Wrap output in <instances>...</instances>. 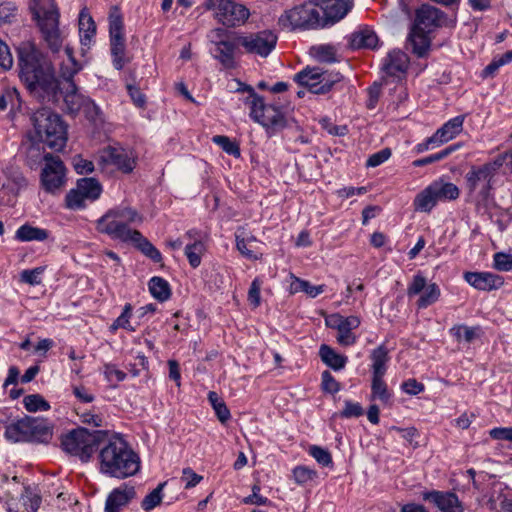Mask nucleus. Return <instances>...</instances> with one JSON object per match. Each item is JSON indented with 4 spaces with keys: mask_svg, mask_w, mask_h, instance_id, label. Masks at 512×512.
Returning a JSON list of instances; mask_svg holds the SVG:
<instances>
[{
    "mask_svg": "<svg viewBox=\"0 0 512 512\" xmlns=\"http://www.w3.org/2000/svg\"><path fill=\"white\" fill-rule=\"evenodd\" d=\"M478 327H468L466 325H455L450 329V333L454 336L458 341L462 339L470 343L478 336Z\"/></svg>",
    "mask_w": 512,
    "mask_h": 512,
    "instance_id": "48",
    "label": "nucleus"
},
{
    "mask_svg": "<svg viewBox=\"0 0 512 512\" xmlns=\"http://www.w3.org/2000/svg\"><path fill=\"white\" fill-rule=\"evenodd\" d=\"M316 57L323 62L332 63L336 61L335 49L330 45H321L315 48Z\"/></svg>",
    "mask_w": 512,
    "mask_h": 512,
    "instance_id": "60",
    "label": "nucleus"
},
{
    "mask_svg": "<svg viewBox=\"0 0 512 512\" xmlns=\"http://www.w3.org/2000/svg\"><path fill=\"white\" fill-rule=\"evenodd\" d=\"M239 91L249 93L245 103L250 108V117L264 127L282 129L286 126V119L281 108L275 104H266L263 97L255 93L249 85H243Z\"/></svg>",
    "mask_w": 512,
    "mask_h": 512,
    "instance_id": "7",
    "label": "nucleus"
},
{
    "mask_svg": "<svg viewBox=\"0 0 512 512\" xmlns=\"http://www.w3.org/2000/svg\"><path fill=\"white\" fill-rule=\"evenodd\" d=\"M143 217L137 210L128 206H118L108 210L96 222L99 233L106 234L110 238L128 242L136 230L129 227L132 223H142Z\"/></svg>",
    "mask_w": 512,
    "mask_h": 512,
    "instance_id": "5",
    "label": "nucleus"
},
{
    "mask_svg": "<svg viewBox=\"0 0 512 512\" xmlns=\"http://www.w3.org/2000/svg\"><path fill=\"white\" fill-rule=\"evenodd\" d=\"M16 239L22 242L44 241L48 238V231L28 224L20 226L16 231Z\"/></svg>",
    "mask_w": 512,
    "mask_h": 512,
    "instance_id": "36",
    "label": "nucleus"
},
{
    "mask_svg": "<svg viewBox=\"0 0 512 512\" xmlns=\"http://www.w3.org/2000/svg\"><path fill=\"white\" fill-rule=\"evenodd\" d=\"M371 390L373 398H378L383 403L389 402L391 394L388 391L383 377L372 376Z\"/></svg>",
    "mask_w": 512,
    "mask_h": 512,
    "instance_id": "46",
    "label": "nucleus"
},
{
    "mask_svg": "<svg viewBox=\"0 0 512 512\" xmlns=\"http://www.w3.org/2000/svg\"><path fill=\"white\" fill-rule=\"evenodd\" d=\"M136 497L134 486L126 483L114 488L107 496L105 502V512H120Z\"/></svg>",
    "mask_w": 512,
    "mask_h": 512,
    "instance_id": "18",
    "label": "nucleus"
},
{
    "mask_svg": "<svg viewBox=\"0 0 512 512\" xmlns=\"http://www.w3.org/2000/svg\"><path fill=\"white\" fill-rule=\"evenodd\" d=\"M236 247L238 251L248 259H257V255L251 249V245L246 242V231L239 228L235 233Z\"/></svg>",
    "mask_w": 512,
    "mask_h": 512,
    "instance_id": "52",
    "label": "nucleus"
},
{
    "mask_svg": "<svg viewBox=\"0 0 512 512\" xmlns=\"http://www.w3.org/2000/svg\"><path fill=\"white\" fill-rule=\"evenodd\" d=\"M204 7L213 11L217 22L228 28L244 25L250 16L245 5L233 0H205Z\"/></svg>",
    "mask_w": 512,
    "mask_h": 512,
    "instance_id": "9",
    "label": "nucleus"
},
{
    "mask_svg": "<svg viewBox=\"0 0 512 512\" xmlns=\"http://www.w3.org/2000/svg\"><path fill=\"white\" fill-rule=\"evenodd\" d=\"M391 156V150L389 148H384L374 154H372L366 162L368 167H377L388 160Z\"/></svg>",
    "mask_w": 512,
    "mask_h": 512,
    "instance_id": "63",
    "label": "nucleus"
},
{
    "mask_svg": "<svg viewBox=\"0 0 512 512\" xmlns=\"http://www.w3.org/2000/svg\"><path fill=\"white\" fill-rule=\"evenodd\" d=\"M20 105V96L15 88H8L0 93V110L4 111L11 106L13 109Z\"/></svg>",
    "mask_w": 512,
    "mask_h": 512,
    "instance_id": "53",
    "label": "nucleus"
},
{
    "mask_svg": "<svg viewBox=\"0 0 512 512\" xmlns=\"http://www.w3.org/2000/svg\"><path fill=\"white\" fill-rule=\"evenodd\" d=\"M44 160L45 166L41 172L42 187L48 193H59L66 182V168L59 157L51 154H46Z\"/></svg>",
    "mask_w": 512,
    "mask_h": 512,
    "instance_id": "13",
    "label": "nucleus"
},
{
    "mask_svg": "<svg viewBox=\"0 0 512 512\" xmlns=\"http://www.w3.org/2000/svg\"><path fill=\"white\" fill-rule=\"evenodd\" d=\"M103 158L125 173L131 172L135 167L134 160L122 148L109 147Z\"/></svg>",
    "mask_w": 512,
    "mask_h": 512,
    "instance_id": "25",
    "label": "nucleus"
},
{
    "mask_svg": "<svg viewBox=\"0 0 512 512\" xmlns=\"http://www.w3.org/2000/svg\"><path fill=\"white\" fill-rule=\"evenodd\" d=\"M65 54L67 60L61 63L60 77L64 80V85H68L69 82H74L73 77L81 70V65L74 58L73 50L70 47H65Z\"/></svg>",
    "mask_w": 512,
    "mask_h": 512,
    "instance_id": "33",
    "label": "nucleus"
},
{
    "mask_svg": "<svg viewBox=\"0 0 512 512\" xmlns=\"http://www.w3.org/2000/svg\"><path fill=\"white\" fill-rule=\"evenodd\" d=\"M318 473L316 470L311 469L307 466L299 465L292 470L293 480L298 485H304L317 478Z\"/></svg>",
    "mask_w": 512,
    "mask_h": 512,
    "instance_id": "51",
    "label": "nucleus"
},
{
    "mask_svg": "<svg viewBox=\"0 0 512 512\" xmlns=\"http://www.w3.org/2000/svg\"><path fill=\"white\" fill-rule=\"evenodd\" d=\"M291 293L305 292L310 297L314 298L324 291V285L314 286L306 280L296 278L291 283Z\"/></svg>",
    "mask_w": 512,
    "mask_h": 512,
    "instance_id": "39",
    "label": "nucleus"
},
{
    "mask_svg": "<svg viewBox=\"0 0 512 512\" xmlns=\"http://www.w3.org/2000/svg\"><path fill=\"white\" fill-rule=\"evenodd\" d=\"M28 416L6 426L5 437L12 442H29Z\"/></svg>",
    "mask_w": 512,
    "mask_h": 512,
    "instance_id": "31",
    "label": "nucleus"
},
{
    "mask_svg": "<svg viewBox=\"0 0 512 512\" xmlns=\"http://www.w3.org/2000/svg\"><path fill=\"white\" fill-rule=\"evenodd\" d=\"M494 268L498 271L512 270V254L497 252L494 254Z\"/></svg>",
    "mask_w": 512,
    "mask_h": 512,
    "instance_id": "56",
    "label": "nucleus"
},
{
    "mask_svg": "<svg viewBox=\"0 0 512 512\" xmlns=\"http://www.w3.org/2000/svg\"><path fill=\"white\" fill-rule=\"evenodd\" d=\"M166 484V482L158 484L155 489H153L148 495L144 497L141 502V507L143 510L150 511L161 503L163 498L162 491Z\"/></svg>",
    "mask_w": 512,
    "mask_h": 512,
    "instance_id": "45",
    "label": "nucleus"
},
{
    "mask_svg": "<svg viewBox=\"0 0 512 512\" xmlns=\"http://www.w3.org/2000/svg\"><path fill=\"white\" fill-rule=\"evenodd\" d=\"M129 242L133 243L145 256L149 257L154 262L159 263L162 261L160 251L138 230L133 232Z\"/></svg>",
    "mask_w": 512,
    "mask_h": 512,
    "instance_id": "29",
    "label": "nucleus"
},
{
    "mask_svg": "<svg viewBox=\"0 0 512 512\" xmlns=\"http://www.w3.org/2000/svg\"><path fill=\"white\" fill-rule=\"evenodd\" d=\"M323 28L343 19L354 5V0H316Z\"/></svg>",
    "mask_w": 512,
    "mask_h": 512,
    "instance_id": "16",
    "label": "nucleus"
},
{
    "mask_svg": "<svg viewBox=\"0 0 512 512\" xmlns=\"http://www.w3.org/2000/svg\"><path fill=\"white\" fill-rule=\"evenodd\" d=\"M29 441L48 442L52 437V428L49 422L40 417L28 416Z\"/></svg>",
    "mask_w": 512,
    "mask_h": 512,
    "instance_id": "23",
    "label": "nucleus"
},
{
    "mask_svg": "<svg viewBox=\"0 0 512 512\" xmlns=\"http://www.w3.org/2000/svg\"><path fill=\"white\" fill-rule=\"evenodd\" d=\"M132 315V305L130 303L125 304L122 313L116 320L111 324L110 331L114 333L117 329L123 328L130 332H134L136 329L130 324V318Z\"/></svg>",
    "mask_w": 512,
    "mask_h": 512,
    "instance_id": "44",
    "label": "nucleus"
},
{
    "mask_svg": "<svg viewBox=\"0 0 512 512\" xmlns=\"http://www.w3.org/2000/svg\"><path fill=\"white\" fill-rule=\"evenodd\" d=\"M59 90L63 94L65 105L70 113L78 112L85 105L87 98L78 93L74 82H69L68 85H64L62 88L59 86L57 92Z\"/></svg>",
    "mask_w": 512,
    "mask_h": 512,
    "instance_id": "26",
    "label": "nucleus"
},
{
    "mask_svg": "<svg viewBox=\"0 0 512 512\" xmlns=\"http://www.w3.org/2000/svg\"><path fill=\"white\" fill-rule=\"evenodd\" d=\"M444 16L445 13L443 11L430 4H422L416 10V21L418 25L429 30L440 26Z\"/></svg>",
    "mask_w": 512,
    "mask_h": 512,
    "instance_id": "22",
    "label": "nucleus"
},
{
    "mask_svg": "<svg viewBox=\"0 0 512 512\" xmlns=\"http://www.w3.org/2000/svg\"><path fill=\"white\" fill-rule=\"evenodd\" d=\"M389 351L384 345L373 349L370 355L372 361V376L384 377L387 371V363L390 360Z\"/></svg>",
    "mask_w": 512,
    "mask_h": 512,
    "instance_id": "30",
    "label": "nucleus"
},
{
    "mask_svg": "<svg viewBox=\"0 0 512 512\" xmlns=\"http://www.w3.org/2000/svg\"><path fill=\"white\" fill-rule=\"evenodd\" d=\"M409 57L401 50H392L384 58L382 70L391 77L403 78L409 67Z\"/></svg>",
    "mask_w": 512,
    "mask_h": 512,
    "instance_id": "19",
    "label": "nucleus"
},
{
    "mask_svg": "<svg viewBox=\"0 0 512 512\" xmlns=\"http://www.w3.org/2000/svg\"><path fill=\"white\" fill-rule=\"evenodd\" d=\"M427 286L426 279L423 275L416 274L412 281L409 283L407 288V294L408 296H414L418 295L420 292H422L425 287Z\"/></svg>",
    "mask_w": 512,
    "mask_h": 512,
    "instance_id": "59",
    "label": "nucleus"
},
{
    "mask_svg": "<svg viewBox=\"0 0 512 512\" xmlns=\"http://www.w3.org/2000/svg\"><path fill=\"white\" fill-rule=\"evenodd\" d=\"M322 70L319 67H306L294 76V80L301 86L307 87L308 91L314 94V90L319 87Z\"/></svg>",
    "mask_w": 512,
    "mask_h": 512,
    "instance_id": "28",
    "label": "nucleus"
},
{
    "mask_svg": "<svg viewBox=\"0 0 512 512\" xmlns=\"http://www.w3.org/2000/svg\"><path fill=\"white\" fill-rule=\"evenodd\" d=\"M423 498L433 502L442 512H463L460 501L453 492L431 491L424 493Z\"/></svg>",
    "mask_w": 512,
    "mask_h": 512,
    "instance_id": "21",
    "label": "nucleus"
},
{
    "mask_svg": "<svg viewBox=\"0 0 512 512\" xmlns=\"http://www.w3.org/2000/svg\"><path fill=\"white\" fill-rule=\"evenodd\" d=\"M208 400L214 409L218 420L222 424L226 423L231 418V414L222 398L219 397L216 392L210 391L208 393Z\"/></svg>",
    "mask_w": 512,
    "mask_h": 512,
    "instance_id": "38",
    "label": "nucleus"
},
{
    "mask_svg": "<svg viewBox=\"0 0 512 512\" xmlns=\"http://www.w3.org/2000/svg\"><path fill=\"white\" fill-rule=\"evenodd\" d=\"M311 455L320 465L329 467L333 465L331 453L320 446L312 445L308 450Z\"/></svg>",
    "mask_w": 512,
    "mask_h": 512,
    "instance_id": "55",
    "label": "nucleus"
},
{
    "mask_svg": "<svg viewBox=\"0 0 512 512\" xmlns=\"http://www.w3.org/2000/svg\"><path fill=\"white\" fill-rule=\"evenodd\" d=\"M458 148H459L458 144L450 145L438 153H435V154L429 155L427 157L413 161V166L414 167H422V166L440 161V160L446 158L447 156H449L454 151H456Z\"/></svg>",
    "mask_w": 512,
    "mask_h": 512,
    "instance_id": "47",
    "label": "nucleus"
},
{
    "mask_svg": "<svg viewBox=\"0 0 512 512\" xmlns=\"http://www.w3.org/2000/svg\"><path fill=\"white\" fill-rule=\"evenodd\" d=\"M109 34L113 66L117 70L124 67L125 39L123 34V18L117 7L109 13Z\"/></svg>",
    "mask_w": 512,
    "mask_h": 512,
    "instance_id": "12",
    "label": "nucleus"
},
{
    "mask_svg": "<svg viewBox=\"0 0 512 512\" xmlns=\"http://www.w3.org/2000/svg\"><path fill=\"white\" fill-rule=\"evenodd\" d=\"M278 37L270 30H263L251 33L247 36L238 37V43L247 53L255 54L266 58L277 44Z\"/></svg>",
    "mask_w": 512,
    "mask_h": 512,
    "instance_id": "15",
    "label": "nucleus"
},
{
    "mask_svg": "<svg viewBox=\"0 0 512 512\" xmlns=\"http://www.w3.org/2000/svg\"><path fill=\"white\" fill-rule=\"evenodd\" d=\"M148 286L151 295L160 302L168 300L171 296V288L168 281L161 277H152Z\"/></svg>",
    "mask_w": 512,
    "mask_h": 512,
    "instance_id": "37",
    "label": "nucleus"
},
{
    "mask_svg": "<svg viewBox=\"0 0 512 512\" xmlns=\"http://www.w3.org/2000/svg\"><path fill=\"white\" fill-rule=\"evenodd\" d=\"M316 0H308L285 10L278 18V25L283 30L306 31L323 28L320 9Z\"/></svg>",
    "mask_w": 512,
    "mask_h": 512,
    "instance_id": "6",
    "label": "nucleus"
},
{
    "mask_svg": "<svg viewBox=\"0 0 512 512\" xmlns=\"http://www.w3.org/2000/svg\"><path fill=\"white\" fill-rule=\"evenodd\" d=\"M495 173L496 165L492 163L472 166L465 175V188L468 195L478 200H487L491 195Z\"/></svg>",
    "mask_w": 512,
    "mask_h": 512,
    "instance_id": "10",
    "label": "nucleus"
},
{
    "mask_svg": "<svg viewBox=\"0 0 512 512\" xmlns=\"http://www.w3.org/2000/svg\"><path fill=\"white\" fill-rule=\"evenodd\" d=\"M464 279L475 289L483 291L498 289L504 283L501 276L490 272H466Z\"/></svg>",
    "mask_w": 512,
    "mask_h": 512,
    "instance_id": "20",
    "label": "nucleus"
},
{
    "mask_svg": "<svg viewBox=\"0 0 512 512\" xmlns=\"http://www.w3.org/2000/svg\"><path fill=\"white\" fill-rule=\"evenodd\" d=\"M261 281L259 278H255L249 288L248 291V301L250 304L256 308L260 305L261 297H260V290H261Z\"/></svg>",
    "mask_w": 512,
    "mask_h": 512,
    "instance_id": "62",
    "label": "nucleus"
},
{
    "mask_svg": "<svg viewBox=\"0 0 512 512\" xmlns=\"http://www.w3.org/2000/svg\"><path fill=\"white\" fill-rule=\"evenodd\" d=\"M100 472L110 477L125 479L140 469V458L120 437L110 439L99 452Z\"/></svg>",
    "mask_w": 512,
    "mask_h": 512,
    "instance_id": "2",
    "label": "nucleus"
},
{
    "mask_svg": "<svg viewBox=\"0 0 512 512\" xmlns=\"http://www.w3.org/2000/svg\"><path fill=\"white\" fill-rule=\"evenodd\" d=\"M431 186L433 191L435 192L437 202L456 200L459 197V188L451 182H444L443 180H438L432 182Z\"/></svg>",
    "mask_w": 512,
    "mask_h": 512,
    "instance_id": "34",
    "label": "nucleus"
},
{
    "mask_svg": "<svg viewBox=\"0 0 512 512\" xmlns=\"http://www.w3.org/2000/svg\"><path fill=\"white\" fill-rule=\"evenodd\" d=\"M17 53L19 77L27 89L39 98H54L59 81L55 77L51 62L30 42H22Z\"/></svg>",
    "mask_w": 512,
    "mask_h": 512,
    "instance_id": "1",
    "label": "nucleus"
},
{
    "mask_svg": "<svg viewBox=\"0 0 512 512\" xmlns=\"http://www.w3.org/2000/svg\"><path fill=\"white\" fill-rule=\"evenodd\" d=\"M378 44V36L369 28H362L353 32L349 37V47L357 49H375Z\"/></svg>",
    "mask_w": 512,
    "mask_h": 512,
    "instance_id": "24",
    "label": "nucleus"
},
{
    "mask_svg": "<svg viewBox=\"0 0 512 512\" xmlns=\"http://www.w3.org/2000/svg\"><path fill=\"white\" fill-rule=\"evenodd\" d=\"M102 193V186L95 178H81L77 180L76 187L71 189L65 197L66 207L71 210H81L86 202L97 200Z\"/></svg>",
    "mask_w": 512,
    "mask_h": 512,
    "instance_id": "11",
    "label": "nucleus"
},
{
    "mask_svg": "<svg viewBox=\"0 0 512 512\" xmlns=\"http://www.w3.org/2000/svg\"><path fill=\"white\" fill-rule=\"evenodd\" d=\"M319 356L324 364L335 371L343 369L347 363V357L336 353L330 346L322 344L319 349Z\"/></svg>",
    "mask_w": 512,
    "mask_h": 512,
    "instance_id": "32",
    "label": "nucleus"
},
{
    "mask_svg": "<svg viewBox=\"0 0 512 512\" xmlns=\"http://www.w3.org/2000/svg\"><path fill=\"white\" fill-rule=\"evenodd\" d=\"M227 31L223 28H216L211 31V42L214 44L213 57L220 62L225 69L236 67L235 53L237 50L238 39H226Z\"/></svg>",
    "mask_w": 512,
    "mask_h": 512,
    "instance_id": "14",
    "label": "nucleus"
},
{
    "mask_svg": "<svg viewBox=\"0 0 512 512\" xmlns=\"http://www.w3.org/2000/svg\"><path fill=\"white\" fill-rule=\"evenodd\" d=\"M205 251V245L202 241L196 240L185 247V255L188 258L189 264L196 268L201 264V256Z\"/></svg>",
    "mask_w": 512,
    "mask_h": 512,
    "instance_id": "40",
    "label": "nucleus"
},
{
    "mask_svg": "<svg viewBox=\"0 0 512 512\" xmlns=\"http://www.w3.org/2000/svg\"><path fill=\"white\" fill-rule=\"evenodd\" d=\"M344 404V409L339 414L341 418L360 417L363 415L364 411L360 403L346 400Z\"/></svg>",
    "mask_w": 512,
    "mask_h": 512,
    "instance_id": "58",
    "label": "nucleus"
},
{
    "mask_svg": "<svg viewBox=\"0 0 512 512\" xmlns=\"http://www.w3.org/2000/svg\"><path fill=\"white\" fill-rule=\"evenodd\" d=\"M321 386L324 392L330 394H335L340 390V383L327 370L322 372Z\"/></svg>",
    "mask_w": 512,
    "mask_h": 512,
    "instance_id": "57",
    "label": "nucleus"
},
{
    "mask_svg": "<svg viewBox=\"0 0 512 512\" xmlns=\"http://www.w3.org/2000/svg\"><path fill=\"white\" fill-rule=\"evenodd\" d=\"M494 440H506L512 443V427H495L489 431Z\"/></svg>",
    "mask_w": 512,
    "mask_h": 512,
    "instance_id": "64",
    "label": "nucleus"
},
{
    "mask_svg": "<svg viewBox=\"0 0 512 512\" xmlns=\"http://www.w3.org/2000/svg\"><path fill=\"white\" fill-rule=\"evenodd\" d=\"M437 204L431 184L419 192L413 201L415 211L430 212Z\"/></svg>",
    "mask_w": 512,
    "mask_h": 512,
    "instance_id": "35",
    "label": "nucleus"
},
{
    "mask_svg": "<svg viewBox=\"0 0 512 512\" xmlns=\"http://www.w3.org/2000/svg\"><path fill=\"white\" fill-rule=\"evenodd\" d=\"M33 131L29 133L30 140L45 143L55 151H61L67 142V126L60 115L51 109L43 107L31 115Z\"/></svg>",
    "mask_w": 512,
    "mask_h": 512,
    "instance_id": "3",
    "label": "nucleus"
},
{
    "mask_svg": "<svg viewBox=\"0 0 512 512\" xmlns=\"http://www.w3.org/2000/svg\"><path fill=\"white\" fill-rule=\"evenodd\" d=\"M464 116H456L448 120L442 127H440L433 135L434 139L438 141L439 145H442L454 137H456L463 127Z\"/></svg>",
    "mask_w": 512,
    "mask_h": 512,
    "instance_id": "27",
    "label": "nucleus"
},
{
    "mask_svg": "<svg viewBox=\"0 0 512 512\" xmlns=\"http://www.w3.org/2000/svg\"><path fill=\"white\" fill-rule=\"evenodd\" d=\"M23 403L29 412L47 411L50 409V404L39 394L25 396Z\"/></svg>",
    "mask_w": 512,
    "mask_h": 512,
    "instance_id": "50",
    "label": "nucleus"
},
{
    "mask_svg": "<svg viewBox=\"0 0 512 512\" xmlns=\"http://www.w3.org/2000/svg\"><path fill=\"white\" fill-rule=\"evenodd\" d=\"M103 435L102 431L91 432L86 428L79 427L62 437L61 446L67 453L78 456L83 462H86L91 458Z\"/></svg>",
    "mask_w": 512,
    "mask_h": 512,
    "instance_id": "8",
    "label": "nucleus"
},
{
    "mask_svg": "<svg viewBox=\"0 0 512 512\" xmlns=\"http://www.w3.org/2000/svg\"><path fill=\"white\" fill-rule=\"evenodd\" d=\"M440 288L436 283H431L425 287L424 293L420 296L417 301V306L419 309L427 308L432 305L436 301H438L440 297Z\"/></svg>",
    "mask_w": 512,
    "mask_h": 512,
    "instance_id": "41",
    "label": "nucleus"
},
{
    "mask_svg": "<svg viewBox=\"0 0 512 512\" xmlns=\"http://www.w3.org/2000/svg\"><path fill=\"white\" fill-rule=\"evenodd\" d=\"M79 30L83 33V35H81L82 44L87 45L91 41L92 36L96 33V26L91 16L83 13L80 14Z\"/></svg>",
    "mask_w": 512,
    "mask_h": 512,
    "instance_id": "43",
    "label": "nucleus"
},
{
    "mask_svg": "<svg viewBox=\"0 0 512 512\" xmlns=\"http://www.w3.org/2000/svg\"><path fill=\"white\" fill-rule=\"evenodd\" d=\"M342 75L339 72L329 73L327 71H322L321 80H319V87L314 90V94H326L328 93L332 87L339 83L342 80Z\"/></svg>",
    "mask_w": 512,
    "mask_h": 512,
    "instance_id": "42",
    "label": "nucleus"
},
{
    "mask_svg": "<svg viewBox=\"0 0 512 512\" xmlns=\"http://www.w3.org/2000/svg\"><path fill=\"white\" fill-rule=\"evenodd\" d=\"M213 142L219 145L227 154L232 155L236 158L240 157L241 152L239 145L236 142L231 141L229 137L223 135H216L213 137Z\"/></svg>",
    "mask_w": 512,
    "mask_h": 512,
    "instance_id": "54",
    "label": "nucleus"
},
{
    "mask_svg": "<svg viewBox=\"0 0 512 512\" xmlns=\"http://www.w3.org/2000/svg\"><path fill=\"white\" fill-rule=\"evenodd\" d=\"M203 477L193 471L190 467L184 468L182 471V482L185 483V489H191L195 487Z\"/></svg>",
    "mask_w": 512,
    "mask_h": 512,
    "instance_id": "61",
    "label": "nucleus"
},
{
    "mask_svg": "<svg viewBox=\"0 0 512 512\" xmlns=\"http://www.w3.org/2000/svg\"><path fill=\"white\" fill-rule=\"evenodd\" d=\"M332 328L337 329V341L342 346H351L356 342V336L352 330L360 325V319L356 316L343 317L341 315H333L329 322Z\"/></svg>",
    "mask_w": 512,
    "mask_h": 512,
    "instance_id": "17",
    "label": "nucleus"
},
{
    "mask_svg": "<svg viewBox=\"0 0 512 512\" xmlns=\"http://www.w3.org/2000/svg\"><path fill=\"white\" fill-rule=\"evenodd\" d=\"M409 40L412 45V51L418 57H424L430 47L428 38L421 33L410 34Z\"/></svg>",
    "mask_w": 512,
    "mask_h": 512,
    "instance_id": "49",
    "label": "nucleus"
},
{
    "mask_svg": "<svg viewBox=\"0 0 512 512\" xmlns=\"http://www.w3.org/2000/svg\"><path fill=\"white\" fill-rule=\"evenodd\" d=\"M29 9L49 49L53 53L59 52L63 37L59 29L60 11L55 0H30Z\"/></svg>",
    "mask_w": 512,
    "mask_h": 512,
    "instance_id": "4",
    "label": "nucleus"
}]
</instances>
